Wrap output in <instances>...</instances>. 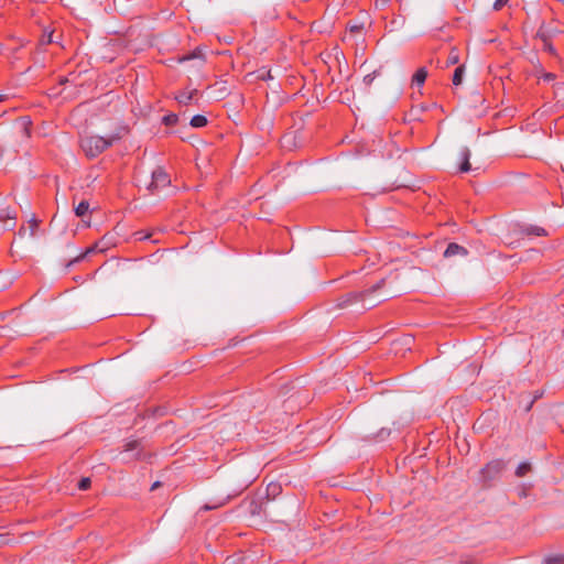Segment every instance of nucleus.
<instances>
[{
	"instance_id": "nucleus-21",
	"label": "nucleus",
	"mask_w": 564,
	"mask_h": 564,
	"mask_svg": "<svg viewBox=\"0 0 564 564\" xmlns=\"http://www.w3.org/2000/svg\"><path fill=\"white\" fill-rule=\"evenodd\" d=\"M427 109V107L421 105L419 107H412V109L410 110L409 112V117L412 119V120H421L420 119V115L425 111Z\"/></svg>"
},
{
	"instance_id": "nucleus-39",
	"label": "nucleus",
	"mask_w": 564,
	"mask_h": 564,
	"mask_svg": "<svg viewBox=\"0 0 564 564\" xmlns=\"http://www.w3.org/2000/svg\"><path fill=\"white\" fill-rule=\"evenodd\" d=\"M25 232V228L22 227L20 230H19V235L22 236L23 234Z\"/></svg>"
},
{
	"instance_id": "nucleus-28",
	"label": "nucleus",
	"mask_w": 564,
	"mask_h": 564,
	"mask_svg": "<svg viewBox=\"0 0 564 564\" xmlns=\"http://www.w3.org/2000/svg\"><path fill=\"white\" fill-rule=\"evenodd\" d=\"M364 25L361 23H351L348 25L350 33H360Z\"/></svg>"
},
{
	"instance_id": "nucleus-29",
	"label": "nucleus",
	"mask_w": 564,
	"mask_h": 564,
	"mask_svg": "<svg viewBox=\"0 0 564 564\" xmlns=\"http://www.w3.org/2000/svg\"><path fill=\"white\" fill-rule=\"evenodd\" d=\"M138 446H139L138 441H130L124 445V451L126 452L134 451L138 448Z\"/></svg>"
},
{
	"instance_id": "nucleus-3",
	"label": "nucleus",
	"mask_w": 564,
	"mask_h": 564,
	"mask_svg": "<svg viewBox=\"0 0 564 564\" xmlns=\"http://www.w3.org/2000/svg\"><path fill=\"white\" fill-rule=\"evenodd\" d=\"M505 467L506 464L502 459H494L481 469V477L484 480H492L505 469Z\"/></svg>"
},
{
	"instance_id": "nucleus-15",
	"label": "nucleus",
	"mask_w": 564,
	"mask_h": 564,
	"mask_svg": "<svg viewBox=\"0 0 564 564\" xmlns=\"http://www.w3.org/2000/svg\"><path fill=\"white\" fill-rule=\"evenodd\" d=\"M464 73H465V66L464 65H459L458 67H456V69L454 70V74H453V84L455 86H458V85L462 84L463 77H464Z\"/></svg>"
},
{
	"instance_id": "nucleus-11",
	"label": "nucleus",
	"mask_w": 564,
	"mask_h": 564,
	"mask_svg": "<svg viewBox=\"0 0 564 564\" xmlns=\"http://www.w3.org/2000/svg\"><path fill=\"white\" fill-rule=\"evenodd\" d=\"M470 156H471V152L469 150V148L467 147H464L462 150H460V159H462V162L459 164V167H458V171L460 173H467L471 170V165H470Z\"/></svg>"
},
{
	"instance_id": "nucleus-43",
	"label": "nucleus",
	"mask_w": 564,
	"mask_h": 564,
	"mask_svg": "<svg viewBox=\"0 0 564 564\" xmlns=\"http://www.w3.org/2000/svg\"><path fill=\"white\" fill-rule=\"evenodd\" d=\"M66 82H67V79H66V78H65V79H62V80H61V84H65Z\"/></svg>"
},
{
	"instance_id": "nucleus-37",
	"label": "nucleus",
	"mask_w": 564,
	"mask_h": 564,
	"mask_svg": "<svg viewBox=\"0 0 564 564\" xmlns=\"http://www.w3.org/2000/svg\"><path fill=\"white\" fill-rule=\"evenodd\" d=\"M260 78H261V79H263V80L271 79V78H272V75H271V73H270V70H269V72H267V74H265V75H261V76H260Z\"/></svg>"
},
{
	"instance_id": "nucleus-44",
	"label": "nucleus",
	"mask_w": 564,
	"mask_h": 564,
	"mask_svg": "<svg viewBox=\"0 0 564 564\" xmlns=\"http://www.w3.org/2000/svg\"><path fill=\"white\" fill-rule=\"evenodd\" d=\"M2 543H3V542H2V535H0V545H1Z\"/></svg>"
},
{
	"instance_id": "nucleus-24",
	"label": "nucleus",
	"mask_w": 564,
	"mask_h": 564,
	"mask_svg": "<svg viewBox=\"0 0 564 564\" xmlns=\"http://www.w3.org/2000/svg\"><path fill=\"white\" fill-rule=\"evenodd\" d=\"M194 58H200L203 59V53L199 48H195L193 52H191L189 54L183 56L181 58L182 62L184 61H189V59H194Z\"/></svg>"
},
{
	"instance_id": "nucleus-27",
	"label": "nucleus",
	"mask_w": 564,
	"mask_h": 564,
	"mask_svg": "<svg viewBox=\"0 0 564 564\" xmlns=\"http://www.w3.org/2000/svg\"><path fill=\"white\" fill-rule=\"evenodd\" d=\"M90 484H91L90 478H88V477H84V478H82V479H80V481L78 482V488H79L80 490H86V489H88V488L90 487Z\"/></svg>"
},
{
	"instance_id": "nucleus-34",
	"label": "nucleus",
	"mask_w": 564,
	"mask_h": 564,
	"mask_svg": "<svg viewBox=\"0 0 564 564\" xmlns=\"http://www.w3.org/2000/svg\"><path fill=\"white\" fill-rule=\"evenodd\" d=\"M227 500H228V498H226V499H225L223 502H220L219 505H217V506H213V507H210V506L206 505V506H204V509H205V510H209V509L218 508V507L223 506Z\"/></svg>"
},
{
	"instance_id": "nucleus-38",
	"label": "nucleus",
	"mask_w": 564,
	"mask_h": 564,
	"mask_svg": "<svg viewBox=\"0 0 564 564\" xmlns=\"http://www.w3.org/2000/svg\"><path fill=\"white\" fill-rule=\"evenodd\" d=\"M159 486H160V482H159V481H155V482L151 486V490L156 489Z\"/></svg>"
},
{
	"instance_id": "nucleus-18",
	"label": "nucleus",
	"mask_w": 564,
	"mask_h": 564,
	"mask_svg": "<svg viewBox=\"0 0 564 564\" xmlns=\"http://www.w3.org/2000/svg\"><path fill=\"white\" fill-rule=\"evenodd\" d=\"M89 210V203L87 200H82L76 207H75V214L78 217H84Z\"/></svg>"
},
{
	"instance_id": "nucleus-20",
	"label": "nucleus",
	"mask_w": 564,
	"mask_h": 564,
	"mask_svg": "<svg viewBox=\"0 0 564 564\" xmlns=\"http://www.w3.org/2000/svg\"><path fill=\"white\" fill-rule=\"evenodd\" d=\"M459 62V53L456 47H452L447 57V65H455Z\"/></svg>"
},
{
	"instance_id": "nucleus-8",
	"label": "nucleus",
	"mask_w": 564,
	"mask_h": 564,
	"mask_svg": "<svg viewBox=\"0 0 564 564\" xmlns=\"http://www.w3.org/2000/svg\"><path fill=\"white\" fill-rule=\"evenodd\" d=\"M558 33V30L556 28L547 26L544 22L540 25L536 37L540 39L542 42L551 41L553 36H555Z\"/></svg>"
},
{
	"instance_id": "nucleus-12",
	"label": "nucleus",
	"mask_w": 564,
	"mask_h": 564,
	"mask_svg": "<svg viewBox=\"0 0 564 564\" xmlns=\"http://www.w3.org/2000/svg\"><path fill=\"white\" fill-rule=\"evenodd\" d=\"M427 77V69L425 67H420L412 77V83L422 86Z\"/></svg>"
},
{
	"instance_id": "nucleus-17",
	"label": "nucleus",
	"mask_w": 564,
	"mask_h": 564,
	"mask_svg": "<svg viewBox=\"0 0 564 564\" xmlns=\"http://www.w3.org/2000/svg\"><path fill=\"white\" fill-rule=\"evenodd\" d=\"M21 129H22V134L24 138H30L31 135V120L29 117H23L21 118Z\"/></svg>"
},
{
	"instance_id": "nucleus-6",
	"label": "nucleus",
	"mask_w": 564,
	"mask_h": 564,
	"mask_svg": "<svg viewBox=\"0 0 564 564\" xmlns=\"http://www.w3.org/2000/svg\"><path fill=\"white\" fill-rule=\"evenodd\" d=\"M270 505V500L268 497L261 498L259 500H252L249 505V512L252 516H261L268 513V506Z\"/></svg>"
},
{
	"instance_id": "nucleus-31",
	"label": "nucleus",
	"mask_w": 564,
	"mask_h": 564,
	"mask_svg": "<svg viewBox=\"0 0 564 564\" xmlns=\"http://www.w3.org/2000/svg\"><path fill=\"white\" fill-rule=\"evenodd\" d=\"M508 1L509 0H496L494 3V10L495 11L501 10L508 3Z\"/></svg>"
},
{
	"instance_id": "nucleus-33",
	"label": "nucleus",
	"mask_w": 564,
	"mask_h": 564,
	"mask_svg": "<svg viewBox=\"0 0 564 564\" xmlns=\"http://www.w3.org/2000/svg\"><path fill=\"white\" fill-rule=\"evenodd\" d=\"M542 78L546 82L553 80L555 78V75L553 73H544Z\"/></svg>"
},
{
	"instance_id": "nucleus-26",
	"label": "nucleus",
	"mask_w": 564,
	"mask_h": 564,
	"mask_svg": "<svg viewBox=\"0 0 564 564\" xmlns=\"http://www.w3.org/2000/svg\"><path fill=\"white\" fill-rule=\"evenodd\" d=\"M543 50L545 52L550 53L551 55H556L557 54L556 48L553 46L551 41L543 42Z\"/></svg>"
},
{
	"instance_id": "nucleus-4",
	"label": "nucleus",
	"mask_w": 564,
	"mask_h": 564,
	"mask_svg": "<svg viewBox=\"0 0 564 564\" xmlns=\"http://www.w3.org/2000/svg\"><path fill=\"white\" fill-rule=\"evenodd\" d=\"M365 299V292H349L337 300L335 308H346Z\"/></svg>"
},
{
	"instance_id": "nucleus-2",
	"label": "nucleus",
	"mask_w": 564,
	"mask_h": 564,
	"mask_svg": "<svg viewBox=\"0 0 564 564\" xmlns=\"http://www.w3.org/2000/svg\"><path fill=\"white\" fill-rule=\"evenodd\" d=\"M170 183H171V180H170L169 174L165 172V170L163 167L158 166L152 172V181L149 184L148 189L153 193L154 191H156L159 188L166 187L167 185H170Z\"/></svg>"
},
{
	"instance_id": "nucleus-45",
	"label": "nucleus",
	"mask_w": 564,
	"mask_h": 564,
	"mask_svg": "<svg viewBox=\"0 0 564 564\" xmlns=\"http://www.w3.org/2000/svg\"><path fill=\"white\" fill-rule=\"evenodd\" d=\"M562 3H564V0H560Z\"/></svg>"
},
{
	"instance_id": "nucleus-30",
	"label": "nucleus",
	"mask_w": 564,
	"mask_h": 564,
	"mask_svg": "<svg viewBox=\"0 0 564 564\" xmlns=\"http://www.w3.org/2000/svg\"><path fill=\"white\" fill-rule=\"evenodd\" d=\"M42 44L53 43V32L44 33L41 40Z\"/></svg>"
},
{
	"instance_id": "nucleus-16",
	"label": "nucleus",
	"mask_w": 564,
	"mask_h": 564,
	"mask_svg": "<svg viewBox=\"0 0 564 564\" xmlns=\"http://www.w3.org/2000/svg\"><path fill=\"white\" fill-rule=\"evenodd\" d=\"M15 218L14 212L11 210L10 207H1L0 208V221L13 220Z\"/></svg>"
},
{
	"instance_id": "nucleus-19",
	"label": "nucleus",
	"mask_w": 564,
	"mask_h": 564,
	"mask_svg": "<svg viewBox=\"0 0 564 564\" xmlns=\"http://www.w3.org/2000/svg\"><path fill=\"white\" fill-rule=\"evenodd\" d=\"M530 471H531V464L528 463V462H523V463L518 465V467L516 469V476L517 477H523V476H525Z\"/></svg>"
},
{
	"instance_id": "nucleus-1",
	"label": "nucleus",
	"mask_w": 564,
	"mask_h": 564,
	"mask_svg": "<svg viewBox=\"0 0 564 564\" xmlns=\"http://www.w3.org/2000/svg\"><path fill=\"white\" fill-rule=\"evenodd\" d=\"M119 133L111 134L109 138L100 135H89L80 140V148L87 158L94 159L120 140Z\"/></svg>"
},
{
	"instance_id": "nucleus-7",
	"label": "nucleus",
	"mask_w": 564,
	"mask_h": 564,
	"mask_svg": "<svg viewBox=\"0 0 564 564\" xmlns=\"http://www.w3.org/2000/svg\"><path fill=\"white\" fill-rule=\"evenodd\" d=\"M519 231L525 236L544 237L547 235V231L543 227L536 225H519Z\"/></svg>"
},
{
	"instance_id": "nucleus-13",
	"label": "nucleus",
	"mask_w": 564,
	"mask_h": 564,
	"mask_svg": "<svg viewBox=\"0 0 564 564\" xmlns=\"http://www.w3.org/2000/svg\"><path fill=\"white\" fill-rule=\"evenodd\" d=\"M198 94L197 89H193L191 91H183L177 97H176V100L181 104V105H188L192 99L194 98V96H196Z\"/></svg>"
},
{
	"instance_id": "nucleus-41",
	"label": "nucleus",
	"mask_w": 564,
	"mask_h": 564,
	"mask_svg": "<svg viewBox=\"0 0 564 564\" xmlns=\"http://www.w3.org/2000/svg\"><path fill=\"white\" fill-rule=\"evenodd\" d=\"M389 1H390V0H380V2H381L382 4H386V3H388ZM378 2H379V0H377V3H378Z\"/></svg>"
},
{
	"instance_id": "nucleus-5",
	"label": "nucleus",
	"mask_w": 564,
	"mask_h": 564,
	"mask_svg": "<svg viewBox=\"0 0 564 564\" xmlns=\"http://www.w3.org/2000/svg\"><path fill=\"white\" fill-rule=\"evenodd\" d=\"M102 241H104V239H101L100 241L96 242L94 246H91L88 249H86V251L82 252L79 256H77L74 259H72L70 261H68L66 263V265H65L66 270L69 269L70 267H73L74 264L79 263L80 261H83L89 253H93L95 251H104L106 247L102 243Z\"/></svg>"
},
{
	"instance_id": "nucleus-22",
	"label": "nucleus",
	"mask_w": 564,
	"mask_h": 564,
	"mask_svg": "<svg viewBox=\"0 0 564 564\" xmlns=\"http://www.w3.org/2000/svg\"><path fill=\"white\" fill-rule=\"evenodd\" d=\"M177 121L178 116L176 113H169L162 118V123H164L165 126H174L177 123Z\"/></svg>"
},
{
	"instance_id": "nucleus-35",
	"label": "nucleus",
	"mask_w": 564,
	"mask_h": 564,
	"mask_svg": "<svg viewBox=\"0 0 564 564\" xmlns=\"http://www.w3.org/2000/svg\"><path fill=\"white\" fill-rule=\"evenodd\" d=\"M268 490L274 494L276 490H279V486L275 484H270L268 486Z\"/></svg>"
},
{
	"instance_id": "nucleus-23",
	"label": "nucleus",
	"mask_w": 564,
	"mask_h": 564,
	"mask_svg": "<svg viewBox=\"0 0 564 564\" xmlns=\"http://www.w3.org/2000/svg\"><path fill=\"white\" fill-rule=\"evenodd\" d=\"M386 284V280L384 279H381L380 281H378L376 284H373L371 288L365 290V297L369 294H372L375 292H377L378 290L382 289Z\"/></svg>"
},
{
	"instance_id": "nucleus-40",
	"label": "nucleus",
	"mask_w": 564,
	"mask_h": 564,
	"mask_svg": "<svg viewBox=\"0 0 564 564\" xmlns=\"http://www.w3.org/2000/svg\"><path fill=\"white\" fill-rule=\"evenodd\" d=\"M14 226H15V223H12L11 225L7 226V229H13Z\"/></svg>"
},
{
	"instance_id": "nucleus-9",
	"label": "nucleus",
	"mask_w": 564,
	"mask_h": 564,
	"mask_svg": "<svg viewBox=\"0 0 564 564\" xmlns=\"http://www.w3.org/2000/svg\"><path fill=\"white\" fill-rule=\"evenodd\" d=\"M468 254V250L456 243V242H449L443 253V256L445 258H451V257H454V256H462V257H465Z\"/></svg>"
},
{
	"instance_id": "nucleus-32",
	"label": "nucleus",
	"mask_w": 564,
	"mask_h": 564,
	"mask_svg": "<svg viewBox=\"0 0 564 564\" xmlns=\"http://www.w3.org/2000/svg\"><path fill=\"white\" fill-rule=\"evenodd\" d=\"M137 236L139 240H148L151 238V234H147L144 231H138Z\"/></svg>"
},
{
	"instance_id": "nucleus-14",
	"label": "nucleus",
	"mask_w": 564,
	"mask_h": 564,
	"mask_svg": "<svg viewBox=\"0 0 564 564\" xmlns=\"http://www.w3.org/2000/svg\"><path fill=\"white\" fill-rule=\"evenodd\" d=\"M207 123H208V120L203 115H195V116H193L192 119H191V122H189V124L193 128H203V127L207 126Z\"/></svg>"
},
{
	"instance_id": "nucleus-10",
	"label": "nucleus",
	"mask_w": 564,
	"mask_h": 564,
	"mask_svg": "<svg viewBox=\"0 0 564 564\" xmlns=\"http://www.w3.org/2000/svg\"><path fill=\"white\" fill-rule=\"evenodd\" d=\"M540 397V394H532L530 392L524 391L520 395L519 409L523 410L524 412H528L532 408L534 401Z\"/></svg>"
},
{
	"instance_id": "nucleus-42",
	"label": "nucleus",
	"mask_w": 564,
	"mask_h": 564,
	"mask_svg": "<svg viewBox=\"0 0 564 564\" xmlns=\"http://www.w3.org/2000/svg\"><path fill=\"white\" fill-rule=\"evenodd\" d=\"M4 98H6V96H4V95H2V94H0V102H1V101H3V100H4Z\"/></svg>"
},
{
	"instance_id": "nucleus-25",
	"label": "nucleus",
	"mask_w": 564,
	"mask_h": 564,
	"mask_svg": "<svg viewBox=\"0 0 564 564\" xmlns=\"http://www.w3.org/2000/svg\"><path fill=\"white\" fill-rule=\"evenodd\" d=\"M379 75V72L378 70H375L370 74H367L365 77H364V83L366 86H370L372 84V82L375 80V78Z\"/></svg>"
},
{
	"instance_id": "nucleus-36",
	"label": "nucleus",
	"mask_w": 564,
	"mask_h": 564,
	"mask_svg": "<svg viewBox=\"0 0 564 564\" xmlns=\"http://www.w3.org/2000/svg\"><path fill=\"white\" fill-rule=\"evenodd\" d=\"M37 227V220L33 219L31 225V236H34V231Z\"/></svg>"
}]
</instances>
